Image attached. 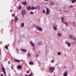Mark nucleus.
I'll return each mask as SVG.
<instances>
[{
    "mask_svg": "<svg viewBox=\"0 0 76 76\" xmlns=\"http://www.w3.org/2000/svg\"><path fill=\"white\" fill-rule=\"evenodd\" d=\"M27 10H31V6H29V7H27Z\"/></svg>",
    "mask_w": 76,
    "mask_h": 76,
    "instance_id": "nucleus-12",
    "label": "nucleus"
},
{
    "mask_svg": "<svg viewBox=\"0 0 76 76\" xmlns=\"http://www.w3.org/2000/svg\"><path fill=\"white\" fill-rule=\"evenodd\" d=\"M15 22H17V20L18 19V17H15Z\"/></svg>",
    "mask_w": 76,
    "mask_h": 76,
    "instance_id": "nucleus-13",
    "label": "nucleus"
},
{
    "mask_svg": "<svg viewBox=\"0 0 76 76\" xmlns=\"http://www.w3.org/2000/svg\"><path fill=\"white\" fill-rule=\"evenodd\" d=\"M12 16L13 17L14 16H15V15H14V14H12Z\"/></svg>",
    "mask_w": 76,
    "mask_h": 76,
    "instance_id": "nucleus-33",
    "label": "nucleus"
},
{
    "mask_svg": "<svg viewBox=\"0 0 76 76\" xmlns=\"http://www.w3.org/2000/svg\"><path fill=\"white\" fill-rule=\"evenodd\" d=\"M5 48L7 49V50H8V47H7V45H6L5 46Z\"/></svg>",
    "mask_w": 76,
    "mask_h": 76,
    "instance_id": "nucleus-22",
    "label": "nucleus"
},
{
    "mask_svg": "<svg viewBox=\"0 0 76 76\" xmlns=\"http://www.w3.org/2000/svg\"><path fill=\"white\" fill-rule=\"evenodd\" d=\"M58 56H60L61 55V53L59 52V53H58Z\"/></svg>",
    "mask_w": 76,
    "mask_h": 76,
    "instance_id": "nucleus-26",
    "label": "nucleus"
},
{
    "mask_svg": "<svg viewBox=\"0 0 76 76\" xmlns=\"http://www.w3.org/2000/svg\"><path fill=\"white\" fill-rule=\"evenodd\" d=\"M76 1V0H72V3H74Z\"/></svg>",
    "mask_w": 76,
    "mask_h": 76,
    "instance_id": "nucleus-17",
    "label": "nucleus"
},
{
    "mask_svg": "<svg viewBox=\"0 0 76 76\" xmlns=\"http://www.w3.org/2000/svg\"><path fill=\"white\" fill-rule=\"evenodd\" d=\"M51 63H54V60H52V61H51Z\"/></svg>",
    "mask_w": 76,
    "mask_h": 76,
    "instance_id": "nucleus-27",
    "label": "nucleus"
},
{
    "mask_svg": "<svg viewBox=\"0 0 76 76\" xmlns=\"http://www.w3.org/2000/svg\"><path fill=\"white\" fill-rule=\"evenodd\" d=\"M72 6H73V5H71L70 6V8H72Z\"/></svg>",
    "mask_w": 76,
    "mask_h": 76,
    "instance_id": "nucleus-35",
    "label": "nucleus"
},
{
    "mask_svg": "<svg viewBox=\"0 0 76 76\" xmlns=\"http://www.w3.org/2000/svg\"><path fill=\"white\" fill-rule=\"evenodd\" d=\"M26 11H25V10L23 9L21 11V14L23 18H24V16L25 15V14H26Z\"/></svg>",
    "mask_w": 76,
    "mask_h": 76,
    "instance_id": "nucleus-2",
    "label": "nucleus"
},
{
    "mask_svg": "<svg viewBox=\"0 0 76 76\" xmlns=\"http://www.w3.org/2000/svg\"><path fill=\"white\" fill-rule=\"evenodd\" d=\"M69 37L72 40L75 41V40H76L75 37L72 35H70Z\"/></svg>",
    "mask_w": 76,
    "mask_h": 76,
    "instance_id": "nucleus-3",
    "label": "nucleus"
},
{
    "mask_svg": "<svg viewBox=\"0 0 76 76\" xmlns=\"http://www.w3.org/2000/svg\"><path fill=\"white\" fill-rule=\"evenodd\" d=\"M27 56H28V57H29V56L30 57V58L31 57V55L30 54H29V53H28L27 54Z\"/></svg>",
    "mask_w": 76,
    "mask_h": 76,
    "instance_id": "nucleus-19",
    "label": "nucleus"
},
{
    "mask_svg": "<svg viewBox=\"0 0 76 76\" xmlns=\"http://www.w3.org/2000/svg\"><path fill=\"white\" fill-rule=\"evenodd\" d=\"M14 61H15L17 63H20V61L18 59H16L14 60Z\"/></svg>",
    "mask_w": 76,
    "mask_h": 76,
    "instance_id": "nucleus-9",
    "label": "nucleus"
},
{
    "mask_svg": "<svg viewBox=\"0 0 76 76\" xmlns=\"http://www.w3.org/2000/svg\"><path fill=\"white\" fill-rule=\"evenodd\" d=\"M63 76H67V71H66L65 72Z\"/></svg>",
    "mask_w": 76,
    "mask_h": 76,
    "instance_id": "nucleus-11",
    "label": "nucleus"
},
{
    "mask_svg": "<svg viewBox=\"0 0 76 76\" xmlns=\"http://www.w3.org/2000/svg\"><path fill=\"white\" fill-rule=\"evenodd\" d=\"M28 76H32V74H31L29 75H28Z\"/></svg>",
    "mask_w": 76,
    "mask_h": 76,
    "instance_id": "nucleus-36",
    "label": "nucleus"
},
{
    "mask_svg": "<svg viewBox=\"0 0 76 76\" xmlns=\"http://www.w3.org/2000/svg\"><path fill=\"white\" fill-rule=\"evenodd\" d=\"M58 35L59 37H62V35L60 34L59 33H58Z\"/></svg>",
    "mask_w": 76,
    "mask_h": 76,
    "instance_id": "nucleus-18",
    "label": "nucleus"
},
{
    "mask_svg": "<svg viewBox=\"0 0 76 76\" xmlns=\"http://www.w3.org/2000/svg\"><path fill=\"white\" fill-rule=\"evenodd\" d=\"M24 23H22V24L21 25V28H23V27L24 26Z\"/></svg>",
    "mask_w": 76,
    "mask_h": 76,
    "instance_id": "nucleus-20",
    "label": "nucleus"
},
{
    "mask_svg": "<svg viewBox=\"0 0 76 76\" xmlns=\"http://www.w3.org/2000/svg\"><path fill=\"white\" fill-rule=\"evenodd\" d=\"M18 0V1H19V0Z\"/></svg>",
    "mask_w": 76,
    "mask_h": 76,
    "instance_id": "nucleus-44",
    "label": "nucleus"
},
{
    "mask_svg": "<svg viewBox=\"0 0 76 76\" xmlns=\"http://www.w3.org/2000/svg\"><path fill=\"white\" fill-rule=\"evenodd\" d=\"M64 67H65V68H66V66H64Z\"/></svg>",
    "mask_w": 76,
    "mask_h": 76,
    "instance_id": "nucleus-43",
    "label": "nucleus"
},
{
    "mask_svg": "<svg viewBox=\"0 0 76 76\" xmlns=\"http://www.w3.org/2000/svg\"><path fill=\"white\" fill-rule=\"evenodd\" d=\"M68 41H66L65 42V43L66 44H68Z\"/></svg>",
    "mask_w": 76,
    "mask_h": 76,
    "instance_id": "nucleus-31",
    "label": "nucleus"
},
{
    "mask_svg": "<svg viewBox=\"0 0 76 76\" xmlns=\"http://www.w3.org/2000/svg\"><path fill=\"white\" fill-rule=\"evenodd\" d=\"M35 27L36 28H37L39 31H42V28H41L40 27L37 26H35Z\"/></svg>",
    "mask_w": 76,
    "mask_h": 76,
    "instance_id": "nucleus-4",
    "label": "nucleus"
},
{
    "mask_svg": "<svg viewBox=\"0 0 76 76\" xmlns=\"http://www.w3.org/2000/svg\"><path fill=\"white\" fill-rule=\"evenodd\" d=\"M53 29L55 30V31H56V30H57V28L56 27H54Z\"/></svg>",
    "mask_w": 76,
    "mask_h": 76,
    "instance_id": "nucleus-29",
    "label": "nucleus"
},
{
    "mask_svg": "<svg viewBox=\"0 0 76 76\" xmlns=\"http://www.w3.org/2000/svg\"><path fill=\"white\" fill-rule=\"evenodd\" d=\"M54 4V3H50L49 4V5H53Z\"/></svg>",
    "mask_w": 76,
    "mask_h": 76,
    "instance_id": "nucleus-24",
    "label": "nucleus"
},
{
    "mask_svg": "<svg viewBox=\"0 0 76 76\" xmlns=\"http://www.w3.org/2000/svg\"><path fill=\"white\" fill-rule=\"evenodd\" d=\"M2 69L3 70V71L4 72V75L5 76H6V72L5 71V69H4V68L3 67L2 68Z\"/></svg>",
    "mask_w": 76,
    "mask_h": 76,
    "instance_id": "nucleus-8",
    "label": "nucleus"
},
{
    "mask_svg": "<svg viewBox=\"0 0 76 76\" xmlns=\"http://www.w3.org/2000/svg\"><path fill=\"white\" fill-rule=\"evenodd\" d=\"M38 9V7H32L31 8V10H34V9Z\"/></svg>",
    "mask_w": 76,
    "mask_h": 76,
    "instance_id": "nucleus-7",
    "label": "nucleus"
},
{
    "mask_svg": "<svg viewBox=\"0 0 76 76\" xmlns=\"http://www.w3.org/2000/svg\"><path fill=\"white\" fill-rule=\"evenodd\" d=\"M63 19H64V17H62L61 19V20L62 21V22L63 23H65L64 22V21H63Z\"/></svg>",
    "mask_w": 76,
    "mask_h": 76,
    "instance_id": "nucleus-16",
    "label": "nucleus"
},
{
    "mask_svg": "<svg viewBox=\"0 0 76 76\" xmlns=\"http://www.w3.org/2000/svg\"><path fill=\"white\" fill-rule=\"evenodd\" d=\"M49 2H50V3H52V2L51 1H50Z\"/></svg>",
    "mask_w": 76,
    "mask_h": 76,
    "instance_id": "nucleus-38",
    "label": "nucleus"
},
{
    "mask_svg": "<svg viewBox=\"0 0 76 76\" xmlns=\"http://www.w3.org/2000/svg\"><path fill=\"white\" fill-rule=\"evenodd\" d=\"M67 44L68 47H70V45H71V44L69 42L68 43V44Z\"/></svg>",
    "mask_w": 76,
    "mask_h": 76,
    "instance_id": "nucleus-21",
    "label": "nucleus"
},
{
    "mask_svg": "<svg viewBox=\"0 0 76 76\" xmlns=\"http://www.w3.org/2000/svg\"><path fill=\"white\" fill-rule=\"evenodd\" d=\"M8 63H9V64H10V63H9V62H8Z\"/></svg>",
    "mask_w": 76,
    "mask_h": 76,
    "instance_id": "nucleus-45",
    "label": "nucleus"
},
{
    "mask_svg": "<svg viewBox=\"0 0 76 76\" xmlns=\"http://www.w3.org/2000/svg\"><path fill=\"white\" fill-rule=\"evenodd\" d=\"M17 50H18V48L17 49Z\"/></svg>",
    "mask_w": 76,
    "mask_h": 76,
    "instance_id": "nucleus-42",
    "label": "nucleus"
},
{
    "mask_svg": "<svg viewBox=\"0 0 76 76\" xmlns=\"http://www.w3.org/2000/svg\"><path fill=\"white\" fill-rule=\"evenodd\" d=\"M42 12H43V13H44V14L45 13V10H42Z\"/></svg>",
    "mask_w": 76,
    "mask_h": 76,
    "instance_id": "nucleus-23",
    "label": "nucleus"
},
{
    "mask_svg": "<svg viewBox=\"0 0 76 76\" xmlns=\"http://www.w3.org/2000/svg\"><path fill=\"white\" fill-rule=\"evenodd\" d=\"M46 10L47 11L46 14V15H49V13H50V9H49L48 8H47Z\"/></svg>",
    "mask_w": 76,
    "mask_h": 76,
    "instance_id": "nucleus-5",
    "label": "nucleus"
},
{
    "mask_svg": "<svg viewBox=\"0 0 76 76\" xmlns=\"http://www.w3.org/2000/svg\"><path fill=\"white\" fill-rule=\"evenodd\" d=\"M29 64L30 65H32L33 64V62H31L29 63Z\"/></svg>",
    "mask_w": 76,
    "mask_h": 76,
    "instance_id": "nucleus-25",
    "label": "nucleus"
},
{
    "mask_svg": "<svg viewBox=\"0 0 76 76\" xmlns=\"http://www.w3.org/2000/svg\"><path fill=\"white\" fill-rule=\"evenodd\" d=\"M1 76H3V74H1Z\"/></svg>",
    "mask_w": 76,
    "mask_h": 76,
    "instance_id": "nucleus-37",
    "label": "nucleus"
},
{
    "mask_svg": "<svg viewBox=\"0 0 76 76\" xmlns=\"http://www.w3.org/2000/svg\"><path fill=\"white\" fill-rule=\"evenodd\" d=\"M20 8H21V6H20L19 7V10H20Z\"/></svg>",
    "mask_w": 76,
    "mask_h": 76,
    "instance_id": "nucleus-32",
    "label": "nucleus"
},
{
    "mask_svg": "<svg viewBox=\"0 0 76 76\" xmlns=\"http://www.w3.org/2000/svg\"><path fill=\"white\" fill-rule=\"evenodd\" d=\"M49 0H44L45 1H48Z\"/></svg>",
    "mask_w": 76,
    "mask_h": 76,
    "instance_id": "nucleus-39",
    "label": "nucleus"
},
{
    "mask_svg": "<svg viewBox=\"0 0 76 76\" xmlns=\"http://www.w3.org/2000/svg\"><path fill=\"white\" fill-rule=\"evenodd\" d=\"M30 43L31 44V45L34 48V46H35V45H34V43H32L31 42H30Z\"/></svg>",
    "mask_w": 76,
    "mask_h": 76,
    "instance_id": "nucleus-6",
    "label": "nucleus"
},
{
    "mask_svg": "<svg viewBox=\"0 0 76 76\" xmlns=\"http://www.w3.org/2000/svg\"><path fill=\"white\" fill-rule=\"evenodd\" d=\"M34 13L32 12V11H31L30 12L31 15H32V14H34Z\"/></svg>",
    "mask_w": 76,
    "mask_h": 76,
    "instance_id": "nucleus-28",
    "label": "nucleus"
},
{
    "mask_svg": "<svg viewBox=\"0 0 76 76\" xmlns=\"http://www.w3.org/2000/svg\"><path fill=\"white\" fill-rule=\"evenodd\" d=\"M38 56H39L38 55H37V57H38Z\"/></svg>",
    "mask_w": 76,
    "mask_h": 76,
    "instance_id": "nucleus-41",
    "label": "nucleus"
},
{
    "mask_svg": "<svg viewBox=\"0 0 76 76\" xmlns=\"http://www.w3.org/2000/svg\"><path fill=\"white\" fill-rule=\"evenodd\" d=\"M20 50L22 51H23V52H26V50H25V49H21Z\"/></svg>",
    "mask_w": 76,
    "mask_h": 76,
    "instance_id": "nucleus-15",
    "label": "nucleus"
},
{
    "mask_svg": "<svg viewBox=\"0 0 76 76\" xmlns=\"http://www.w3.org/2000/svg\"><path fill=\"white\" fill-rule=\"evenodd\" d=\"M65 24L66 25H67V22H65Z\"/></svg>",
    "mask_w": 76,
    "mask_h": 76,
    "instance_id": "nucleus-34",
    "label": "nucleus"
},
{
    "mask_svg": "<svg viewBox=\"0 0 76 76\" xmlns=\"http://www.w3.org/2000/svg\"><path fill=\"white\" fill-rule=\"evenodd\" d=\"M22 4H23V5H26V4H27L26 1H25L24 2H22Z\"/></svg>",
    "mask_w": 76,
    "mask_h": 76,
    "instance_id": "nucleus-14",
    "label": "nucleus"
},
{
    "mask_svg": "<svg viewBox=\"0 0 76 76\" xmlns=\"http://www.w3.org/2000/svg\"><path fill=\"white\" fill-rule=\"evenodd\" d=\"M26 73L28 74V73H29V71H28V70H27V72H26Z\"/></svg>",
    "mask_w": 76,
    "mask_h": 76,
    "instance_id": "nucleus-30",
    "label": "nucleus"
},
{
    "mask_svg": "<svg viewBox=\"0 0 76 76\" xmlns=\"http://www.w3.org/2000/svg\"><path fill=\"white\" fill-rule=\"evenodd\" d=\"M25 76H28V75H27L26 74L25 75Z\"/></svg>",
    "mask_w": 76,
    "mask_h": 76,
    "instance_id": "nucleus-40",
    "label": "nucleus"
},
{
    "mask_svg": "<svg viewBox=\"0 0 76 76\" xmlns=\"http://www.w3.org/2000/svg\"><path fill=\"white\" fill-rule=\"evenodd\" d=\"M55 67L51 66L49 69V72L50 73H53L54 71Z\"/></svg>",
    "mask_w": 76,
    "mask_h": 76,
    "instance_id": "nucleus-1",
    "label": "nucleus"
},
{
    "mask_svg": "<svg viewBox=\"0 0 76 76\" xmlns=\"http://www.w3.org/2000/svg\"><path fill=\"white\" fill-rule=\"evenodd\" d=\"M17 68L18 69H20L22 68V66L21 65H18L17 66Z\"/></svg>",
    "mask_w": 76,
    "mask_h": 76,
    "instance_id": "nucleus-10",
    "label": "nucleus"
}]
</instances>
